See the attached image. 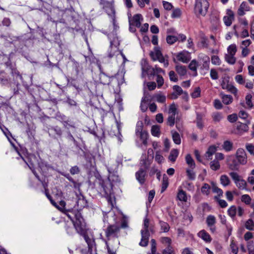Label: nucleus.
I'll list each match as a JSON object with an SVG mask.
<instances>
[{"mask_svg": "<svg viewBox=\"0 0 254 254\" xmlns=\"http://www.w3.org/2000/svg\"><path fill=\"white\" fill-rule=\"evenodd\" d=\"M111 188L112 186L110 184H103V190L105 192L108 203L110 205L111 208H112L114 206V202L115 201V196L112 192Z\"/></svg>", "mask_w": 254, "mask_h": 254, "instance_id": "obj_11", "label": "nucleus"}, {"mask_svg": "<svg viewBox=\"0 0 254 254\" xmlns=\"http://www.w3.org/2000/svg\"><path fill=\"white\" fill-rule=\"evenodd\" d=\"M161 242L162 244L165 245L167 247H171V240L169 237H162L161 239Z\"/></svg>", "mask_w": 254, "mask_h": 254, "instance_id": "obj_52", "label": "nucleus"}, {"mask_svg": "<svg viewBox=\"0 0 254 254\" xmlns=\"http://www.w3.org/2000/svg\"><path fill=\"white\" fill-rule=\"evenodd\" d=\"M186 160L187 163L191 169H194L195 167V164L193 159L192 158L190 154H188L186 156Z\"/></svg>", "mask_w": 254, "mask_h": 254, "instance_id": "obj_29", "label": "nucleus"}, {"mask_svg": "<svg viewBox=\"0 0 254 254\" xmlns=\"http://www.w3.org/2000/svg\"><path fill=\"white\" fill-rule=\"evenodd\" d=\"M175 121V115H170L168 118V124L172 127L174 125Z\"/></svg>", "mask_w": 254, "mask_h": 254, "instance_id": "obj_60", "label": "nucleus"}, {"mask_svg": "<svg viewBox=\"0 0 254 254\" xmlns=\"http://www.w3.org/2000/svg\"><path fill=\"white\" fill-rule=\"evenodd\" d=\"M140 164L142 167L141 168L146 170L151 164V160L147 158L145 156L142 155L141 158Z\"/></svg>", "mask_w": 254, "mask_h": 254, "instance_id": "obj_20", "label": "nucleus"}, {"mask_svg": "<svg viewBox=\"0 0 254 254\" xmlns=\"http://www.w3.org/2000/svg\"><path fill=\"white\" fill-rule=\"evenodd\" d=\"M209 4L207 0H196L194 10L196 13L205 16L207 12Z\"/></svg>", "mask_w": 254, "mask_h": 254, "instance_id": "obj_8", "label": "nucleus"}, {"mask_svg": "<svg viewBox=\"0 0 254 254\" xmlns=\"http://www.w3.org/2000/svg\"><path fill=\"white\" fill-rule=\"evenodd\" d=\"M227 50L229 54L235 55L237 51L236 45L235 44L230 45L228 47Z\"/></svg>", "mask_w": 254, "mask_h": 254, "instance_id": "obj_53", "label": "nucleus"}, {"mask_svg": "<svg viewBox=\"0 0 254 254\" xmlns=\"http://www.w3.org/2000/svg\"><path fill=\"white\" fill-rule=\"evenodd\" d=\"M203 115L199 113L196 114V123L197 127L202 129L203 127V123L202 122Z\"/></svg>", "mask_w": 254, "mask_h": 254, "instance_id": "obj_26", "label": "nucleus"}, {"mask_svg": "<svg viewBox=\"0 0 254 254\" xmlns=\"http://www.w3.org/2000/svg\"><path fill=\"white\" fill-rule=\"evenodd\" d=\"M102 3L103 4V3ZM103 5L104 8L105 9L108 15L111 19H113V16H115V10L112 4L109 2H105L103 3Z\"/></svg>", "mask_w": 254, "mask_h": 254, "instance_id": "obj_14", "label": "nucleus"}, {"mask_svg": "<svg viewBox=\"0 0 254 254\" xmlns=\"http://www.w3.org/2000/svg\"><path fill=\"white\" fill-rule=\"evenodd\" d=\"M227 14V16H225L223 17V20L225 24L227 26H229L231 25L232 20L234 19V14L231 10L228 9Z\"/></svg>", "mask_w": 254, "mask_h": 254, "instance_id": "obj_17", "label": "nucleus"}, {"mask_svg": "<svg viewBox=\"0 0 254 254\" xmlns=\"http://www.w3.org/2000/svg\"><path fill=\"white\" fill-rule=\"evenodd\" d=\"M229 175L232 179L234 180L235 183L241 179L240 176L238 175V173L236 172H231L229 173Z\"/></svg>", "mask_w": 254, "mask_h": 254, "instance_id": "obj_57", "label": "nucleus"}, {"mask_svg": "<svg viewBox=\"0 0 254 254\" xmlns=\"http://www.w3.org/2000/svg\"><path fill=\"white\" fill-rule=\"evenodd\" d=\"M173 89L175 91V93L172 94V98L173 99H177L178 96L181 95L183 94V91L182 88L178 85H175L173 86Z\"/></svg>", "mask_w": 254, "mask_h": 254, "instance_id": "obj_25", "label": "nucleus"}, {"mask_svg": "<svg viewBox=\"0 0 254 254\" xmlns=\"http://www.w3.org/2000/svg\"><path fill=\"white\" fill-rule=\"evenodd\" d=\"M150 55L153 61H158L160 63H163L165 67L168 66V61L163 57L159 48L155 47L154 51L150 52Z\"/></svg>", "mask_w": 254, "mask_h": 254, "instance_id": "obj_9", "label": "nucleus"}, {"mask_svg": "<svg viewBox=\"0 0 254 254\" xmlns=\"http://www.w3.org/2000/svg\"><path fill=\"white\" fill-rule=\"evenodd\" d=\"M237 211V207L235 205H232L228 209V213L230 216L233 218L236 216Z\"/></svg>", "mask_w": 254, "mask_h": 254, "instance_id": "obj_47", "label": "nucleus"}, {"mask_svg": "<svg viewBox=\"0 0 254 254\" xmlns=\"http://www.w3.org/2000/svg\"><path fill=\"white\" fill-rule=\"evenodd\" d=\"M210 167L214 171L218 170L220 169V165L218 160H214L210 162Z\"/></svg>", "mask_w": 254, "mask_h": 254, "instance_id": "obj_36", "label": "nucleus"}, {"mask_svg": "<svg viewBox=\"0 0 254 254\" xmlns=\"http://www.w3.org/2000/svg\"><path fill=\"white\" fill-rule=\"evenodd\" d=\"M100 79L103 84H108L110 82V77L107 76L105 73L101 74Z\"/></svg>", "mask_w": 254, "mask_h": 254, "instance_id": "obj_49", "label": "nucleus"}, {"mask_svg": "<svg viewBox=\"0 0 254 254\" xmlns=\"http://www.w3.org/2000/svg\"><path fill=\"white\" fill-rule=\"evenodd\" d=\"M230 248L233 254H237L238 251V248L233 241L231 242Z\"/></svg>", "mask_w": 254, "mask_h": 254, "instance_id": "obj_64", "label": "nucleus"}, {"mask_svg": "<svg viewBox=\"0 0 254 254\" xmlns=\"http://www.w3.org/2000/svg\"><path fill=\"white\" fill-rule=\"evenodd\" d=\"M226 89H227L228 91L234 94L235 95L237 94L238 91L237 89L234 86L231 84H230L229 85L227 86V88Z\"/></svg>", "mask_w": 254, "mask_h": 254, "instance_id": "obj_56", "label": "nucleus"}, {"mask_svg": "<svg viewBox=\"0 0 254 254\" xmlns=\"http://www.w3.org/2000/svg\"><path fill=\"white\" fill-rule=\"evenodd\" d=\"M122 128V125L120 123H119L117 121V132L114 134V135L117 137L119 141L121 143L122 142V135L121 133V130Z\"/></svg>", "mask_w": 254, "mask_h": 254, "instance_id": "obj_33", "label": "nucleus"}, {"mask_svg": "<svg viewBox=\"0 0 254 254\" xmlns=\"http://www.w3.org/2000/svg\"><path fill=\"white\" fill-rule=\"evenodd\" d=\"M176 70L181 76L185 75L187 73V69L185 66L177 65L176 66Z\"/></svg>", "mask_w": 254, "mask_h": 254, "instance_id": "obj_27", "label": "nucleus"}, {"mask_svg": "<svg viewBox=\"0 0 254 254\" xmlns=\"http://www.w3.org/2000/svg\"><path fill=\"white\" fill-rule=\"evenodd\" d=\"M57 118L58 120L61 121L63 125H65V123H67V117L65 115L62 114H59L57 116Z\"/></svg>", "mask_w": 254, "mask_h": 254, "instance_id": "obj_51", "label": "nucleus"}, {"mask_svg": "<svg viewBox=\"0 0 254 254\" xmlns=\"http://www.w3.org/2000/svg\"><path fill=\"white\" fill-rule=\"evenodd\" d=\"M112 22L114 27V31L112 33H110L109 34L112 35V39H113V37H118L117 36V31L119 28V26L117 23V21L116 20V17L114 15L113 16V19H112Z\"/></svg>", "mask_w": 254, "mask_h": 254, "instance_id": "obj_24", "label": "nucleus"}, {"mask_svg": "<svg viewBox=\"0 0 254 254\" xmlns=\"http://www.w3.org/2000/svg\"><path fill=\"white\" fill-rule=\"evenodd\" d=\"M108 37L110 40V47L108 51V57L110 58H118L121 52L119 51L118 46L120 45V42L118 38L113 37L112 39L111 34H109Z\"/></svg>", "mask_w": 254, "mask_h": 254, "instance_id": "obj_5", "label": "nucleus"}, {"mask_svg": "<svg viewBox=\"0 0 254 254\" xmlns=\"http://www.w3.org/2000/svg\"><path fill=\"white\" fill-rule=\"evenodd\" d=\"M225 59L226 61L231 64H234L236 62V58L234 57V55L232 54H226L225 56Z\"/></svg>", "mask_w": 254, "mask_h": 254, "instance_id": "obj_34", "label": "nucleus"}, {"mask_svg": "<svg viewBox=\"0 0 254 254\" xmlns=\"http://www.w3.org/2000/svg\"><path fill=\"white\" fill-rule=\"evenodd\" d=\"M20 157L23 159V160L25 162L27 165L29 167L30 169L32 171L33 173L34 174L35 177L38 179V180L40 181L39 176L37 175L35 171L34 170V166L36 164H38L39 169L41 171L44 173L46 172L48 170V164L45 162L41 160L39 162L36 156L34 154H30L26 158L27 160H25L22 156L21 155Z\"/></svg>", "mask_w": 254, "mask_h": 254, "instance_id": "obj_2", "label": "nucleus"}, {"mask_svg": "<svg viewBox=\"0 0 254 254\" xmlns=\"http://www.w3.org/2000/svg\"><path fill=\"white\" fill-rule=\"evenodd\" d=\"M220 182L224 187H226L230 184V180L227 176L223 175L220 177Z\"/></svg>", "mask_w": 254, "mask_h": 254, "instance_id": "obj_32", "label": "nucleus"}, {"mask_svg": "<svg viewBox=\"0 0 254 254\" xmlns=\"http://www.w3.org/2000/svg\"><path fill=\"white\" fill-rule=\"evenodd\" d=\"M172 138L175 143L180 144L181 142L180 135L176 131H172Z\"/></svg>", "mask_w": 254, "mask_h": 254, "instance_id": "obj_31", "label": "nucleus"}, {"mask_svg": "<svg viewBox=\"0 0 254 254\" xmlns=\"http://www.w3.org/2000/svg\"><path fill=\"white\" fill-rule=\"evenodd\" d=\"M241 200L246 204H250L251 198L248 194H244L242 196Z\"/></svg>", "mask_w": 254, "mask_h": 254, "instance_id": "obj_58", "label": "nucleus"}, {"mask_svg": "<svg viewBox=\"0 0 254 254\" xmlns=\"http://www.w3.org/2000/svg\"><path fill=\"white\" fill-rule=\"evenodd\" d=\"M120 228L115 225L109 226L106 230V236L108 240L112 238H118L120 234Z\"/></svg>", "mask_w": 254, "mask_h": 254, "instance_id": "obj_12", "label": "nucleus"}, {"mask_svg": "<svg viewBox=\"0 0 254 254\" xmlns=\"http://www.w3.org/2000/svg\"><path fill=\"white\" fill-rule=\"evenodd\" d=\"M252 96L251 94H248L246 97V104L247 106L250 108H252L253 106L252 102Z\"/></svg>", "mask_w": 254, "mask_h": 254, "instance_id": "obj_62", "label": "nucleus"}, {"mask_svg": "<svg viewBox=\"0 0 254 254\" xmlns=\"http://www.w3.org/2000/svg\"><path fill=\"white\" fill-rule=\"evenodd\" d=\"M153 226L149 224V220L145 218L144 219L143 227L140 232L141 235V241L139 245L141 247H146L148 245L150 232H153Z\"/></svg>", "mask_w": 254, "mask_h": 254, "instance_id": "obj_3", "label": "nucleus"}, {"mask_svg": "<svg viewBox=\"0 0 254 254\" xmlns=\"http://www.w3.org/2000/svg\"><path fill=\"white\" fill-rule=\"evenodd\" d=\"M145 170L140 168L138 171L135 173V177L138 182L141 185L143 184L145 181V177L146 175Z\"/></svg>", "mask_w": 254, "mask_h": 254, "instance_id": "obj_15", "label": "nucleus"}, {"mask_svg": "<svg viewBox=\"0 0 254 254\" xmlns=\"http://www.w3.org/2000/svg\"><path fill=\"white\" fill-rule=\"evenodd\" d=\"M178 40V38L175 35H168L166 37V41L170 45L174 44Z\"/></svg>", "mask_w": 254, "mask_h": 254, "instance_id": "obj_38", "label": "nucleus"}, {"mask_svg": "<svg viewBox=\"0 0 254 254\" xmlns=\"http://www.w3.org/2000/svg\"><path fill=\"white\" fill-rule=\"evenodd\" d=\"M222 148L227 152L230 151L233 148V143L230 141L226 140L222 145Z\"/></svg>", "mask_w": 254, "mask_h": 254, "instance_id": "obj_30", "label": "nucleus"}, {"mask_svg": "<svg viewBox=\"0 0 254 254\" xmlns=\"http://www.w3.org/2000/svg\"><path fill=\"white\" fill-rule=\"evenodd\" d=\"M65 202L64 201H61L57 208L65 213L70 219L77 233L83 236L84 238L85 235H90L91 233L87 229L86 223L81 213L73 210H65Z\"/></svg>", "mask_w": 254, "mask_h": 254, "instance_id": "obj_1", "label": "nucleus"}, {"mask_svg": "<svg viewBox=\"0 0 254 254\" xmlns=\"http://www.w3.org/2000/svg\"><path fill=\"white\" fill-rule=\"evenodd\" d=\"M193 169H187L186 170L187 175L188 179L190 180L193 181L195 179V173L193 170Z\"/></svg>", "mask_w": 254, "mask_h": 254, "instance_id": "obj_37", "label": "nucleus"}, {"mask_svg": "<svg viewBox=\"0 0 254 254\" xmlns=\"http://www.w3.org/2000/svg\"><path fill=\"white\" fill-rule=\"evenodd\" d=\"M246 148L251 155H254V145L252 144L247 143L246 145Z\"/></svg>", "mask_w": 254, "mask_h": 254, "instance_id": "obj_63", "label": "nucleus"}, {"mask_svg": "<svg viewBox=\"0 0 254 254\" xmlns=\"http://www.w3.org/2000/svg\"><path fill=\"white\" fill-rule=\"evenodd\" d=\"M197 62L195 60H192L189 64V67L192 71H196Z\"/></svg>", "mask_w": 254, "mask_h": 254, "instance_id": "obj_59", "label": "nucleus"}, {"mask_svg": "<svg viewBox=\"0 0 254 254\" xmlns=\"http://www.w3.org/2000/svg\"><path fill=\"white\" fill-rule=\"evenodd\" d=\"M217 151V147L215 146H210L205 154V157L207 160H211L212 155L215 153Z\"/></svg>", "mask_w": 254, "mask_h": 254, "instance_id": "obj_21", "label": "nucleus"}, {"mask_svg": "<svg viewBox=\"0 0 254 254\" xmlns=\"http://www.w3.org/2000/svg\"><path fill=\"white\" fill-rule=\"evenodd\" d=\"M156 101L159 103H164L166 101V96L161 94H157L153 96Z\"/></svg>", "mask_w": 254, "mask_h": 254, "instance_id": "obj_45", "label": "nucleus"}, {"mask_svg": "<svg viewBox=\"0 0 254 254\" xmlns=\"http://www.w3.org/2000/svg\"><path fill=\"white\" fill-rule=\"evenodd\" d=\"M210 190V186L207 184H204L201 188V191L203 194L208 195Z\"/></svg>", "mask_w": 254, "mask_h": 254, "instance_id": "obj_46", "label": "nucleus"}, {"mask_svg": "<svg viewBox=\"0 0 254 254\" xmlns=\"http://www.w3.org/2000/svg\"><path fill=\"white\" fill-rule=\"evenodd\" d=\"M84 240L88 248V251L86 254H97L95 251V241L92 234H90V235H85ZM107 247L109 254H116V250H111L108 246Z\"/></svg>", "mask_w": 254, "mask_h": 254, "instance_id": "obj_7", "label": "nucleus"}, {"mask_svg": "<svg viewBox=\"0 0 254 254\" xmlns=\"http://www.w3.org/2000/svg\"><path fill=\"white\" fill-rule=\"evenodd\" d=\"M216 223V218L213 215H208L206 218V223L208 227H212Z\"/></svg>", "mask_w": 254, "mask_h": 254, "instance_id": "obj_35", "label": "nucleus"}, {"mask_svg": "<svg viewBox=\"0 0 254 254\" xmlns=\"http://www.w3.org/2000/svg\"><path fill=\"white\" fill-rule=\"evenodd\" d=\"M176 111H177V108L176 107V105L174 103L172 104L169 107V114L171 115H176Z\"/></svg>", "mask_w": 254, "mask_h": 254, "instance_id": "obj_61", "label": "nucleus"}, {"mask_svg": "<svg viewBox=\"0 0 254 254\" xmlns=\"http://www.w3.org/2000/svg\"><path fill=\"white\" fill-rule=\"evenodd\" d=\"M235 184L239 189L244 190L246 189L247 183L244 180L241 179L238 182H236Z\"/></svg>", "mask_w": 254, "mask_h": 254, "instance_id": "obj_42", "label": "nucleus"}, {"mask_svg": "<svg viewBox=\"0 0 254 254\" xmlns=\"http://www.w3.org/2000/svg\"><path fill=\"white\" fill-rule=\"evenodd\" d=\"M76 198H75V203L77 205L78 208L81 209L82 207L85 206L86 202L82 195H77L76 194Z\"/></svg>", "mask_w": 254, "mask_h": 254, "instance_id": "obj_19", "label": "nucleus"}, {"mask_svg": "<svg viewBox=\"0 0 254 254\" xmlns=\"http://www.w3.org/2000/svg\"><path fill=\"white\" fill-rule=\"evenodd\" d=\"M212 117L213 121L215 122H219L223 118L222 114L219 112L213 113Z\"/></svg>", "mask_w": 254, "mask_h": 254, "instance_id": "obj_40", "label": "nucleus"}, {"mask_svg": "<svg viewBox=\"0 0 254 254\" xmlns=\"http://www.w3.org/2000/svg\"><path fill=\"white\" fill-rule=\"evenodd\" d=\"M128 19L129 24L133 25L136 27H140L143 17L140 14H136L131 18L130 16H128Z\"/></svg>", "mask_w": 254, "mask_h": 254, "instance_id": "obj_13", "label": "nucleus"}, {"mask_svg": "<svg viewBox=\"0 0 254 254\" xmlns=\"http://www.w3.org/2000/svg\"><path fill=\"white\" fill-rule=\"evenodd\" d=\"M177 197L180 201L184 202H186L188 199L186 192L183 190H181L179 191Z\"/></svg>", "mask_w": 254, "mask_h": 254, "instance_id": "obj_39", "label": "nucleus"}, {"mask_svg": "<svg viewBox=\"0 0 254 254\" xmlns=\"http://www.w3.org/2000/svg\"><path fill=\"white\" fill-rule=\"evenodd\" d=\"M198 236L206 242L209 243L211 241L209 234L204 230H201L198 233Z\"/></svg>", "mask_w": 254, "mask_h": 254, "instance_id": "obj_22", "label": "nucleus"}, {"mask_svg": "<svg viewBox=\"0 0 254 254\" xmlns=\"http://www.w3.org/2000/svg\"><path fill=\"white\" fill-rule=\"evenodd\" d=\"M170 80L173 82H177L178 81V77L177 74L174 71H170L169 73Z\"/></svg>", "mask_w": 254, "mask_h": 254, "instance_id": "obj_54", "label": "nucleus"}, {"mask_svg": "<svg viewBox=\"0 0 254 254\" xmlns=\"http://www.w3.org/2000/svg\"><path fill=\"white\" fill-rule=\"evenodd\" d=\"M160 224L161 230H163L164 232H167L169 231L170 227L168 223L165 222L160 221Z\"/></svg>", "mask_w": 254, "mask_h": 254, "instance_id": "obj_50", "label": "nucleus"}, {"mask_svg": "<svg viewBox=\"0 0 254 254\" xmlns=\"http://www.w3.org/2000/svg\"><path fill=\"white\" fill-rule=\"evenodd\" d=\"M220 96L222 99L223 103L225 105L230 104L233 100V97L231 95H225L223 93H221Z\"/></svg>", "mask_w": 254, "mask_h": 254, "instance_id": "obj_23", "label": "nucleus"}, {"mask_svg": "<svg viewBox=\"0 0 254 254\" xmlns=\"http://www.w3.org/2000/svg\"><path fill=\"white\" fill-rule=\"evenodd\" d=\"M151 133L154 136H159L160 135V127L157 125L153 126L151 127Z\"/></svg>", "mask_w": 254, "mask_h": 254, "instance_id": "obj_43", "label": "nucleus"}, {"mask_svg": "<svg viewBox=\"0 0 254 254\" xmlns=\"http://www.w3.org/2000/svg\"><path fill=\"white\" fill-rule=\"evenodd\" d=\"M176 59L178 61L184 63H187L190 60L189 54L186 52H182L177 54Z\"/></svg>", "mask_w": 254, "mask_h": 254, "instance_id": "obj_16", "label": "nucleus"}, {"mask_svg": "<svg viewBox=\"0 0 254 254\" xmlns=\"http://www.w3.org/2000/svg\"><path fill=\"white\" fill-rule=\"evenodd\" d=\"M155 160L158 163L161 164L164 161L163 156L160 154L159 151H157L156 153Z\"/></svg>", "mask_w": 254, "mask_h": 254, "instance_id": "obj_48", "label": "nucleus"}, {"mask_svg": "<svg viewBox=\"0 0 254 254\" xmlns=\"http://www.w3.org/2000/svg\"><path fill=\"white\" fill-rule=\"evenodd\" d=\"M249 10L250 7L248 3L245 1H243L241 4L238 10V14L240 16H243L245 14V11H248Z\"/></svg>", "mask_w": 254, "mask_h": 254, "instance_id": "obj_18", "label": "nucleus"}, {"mask_svg": "<svg viewBox=\"0 0 254 254\" xmlns=\"http://www.w3.org/2000/svg\"><path fill=\"white\" fill-rule=\"evenodd\" d=\"M143 123L142 122H138L136 127V135L139 137L142 142V144L146 146L147 143L148 133L145 131H143Z\"/></svg>", "mask_w": 254, "mask_h": 254, "instance_id": "obj_10", "label": "nucleus"}, {"mask_svg": "<svg viewBox=\"0 0 254 254\" xmlns=\"http://www.w3.org/2000/svg\"><path fill=\"white\" fill-rule=\"evenodd\" d=\"M179 155V150L177 149H173L171 150L169 156V159L174 162L176 161Z\"/></svg>", "mask_w": 254, "mask_h": 254, "instance_id": "obj_28", "label": "nucleus"}, {"mask_svg": "<svg viewBox=\"0 0 254 254\" xmlns=\"http://www.w3.org/2000/svg\"><path fill=\"white\" fill-rule=\"evenodd\" d=\"M245 227L249 230H254V222L251 219H248L245 223Z\"/></svg>", "mask_w": 254, "mask_h": 254, "instance_id": "obj_44", "label": "nucleus"}, {"mask_svg": "<svg viewBox=\"0 0 254 254\" xmlns=\"http://www.w3.org/2000/svg\"><path fill=\"white\" fill-rule=\"evenodd\" d=\"M142 77H144L146 75L148 76H154L161 72H164V71L160 67L155 65L154 67L149 65L145 62L142 64Z\"/></svg>", "mask_w": 254, "mask_h": 254, "instance_id": "obj_6", "label": "nucleus"}, {"mask_svg": "<svg viewBox=\"0 0 254 254\" xmlns=\"http://www.w3.org/2000/svg\"><path fill=\"white\" fill-rule=\"evenodd\" d=\"M236 160H234L233 163L229 166L230 169L232 170H238V165H245L247 163V156L245 151L243 148H239L236 153Z\"/></svg>", "mask_w": 254, "mask_h": 254, "instance_id": "obj_4", "label": "nucleus"}, {"mask_svg": "<svg viewBox=\"0 0 254 254\" xmlns=\"http://www.w3.org/2000/svg\"><path fill=\"white\" fill-rule=\"evenodd\" d=\"M247 247L249 254H254V243L253 241H249L247 243Z\"/></svg>", "mask_w": 254, "mask_h": 254, "instance_id": "obj_41", "label": "nucleus"}, {"mask_svg": "<svg viewBox=\"0 0 254 254\" xmlns=\"http://www.w3.org/2000/svg\"><path fill=\"white\" fill-rule=\"evenodd\" d=\"M141 101L144 102L149 103L151 101V96L148 92H144L143 97L142 98Z\"/></svg>", "mask_w": 254, "mask_h": 254, "instance_id": "obj_55", "label": "nucleus"}]
</instances>
